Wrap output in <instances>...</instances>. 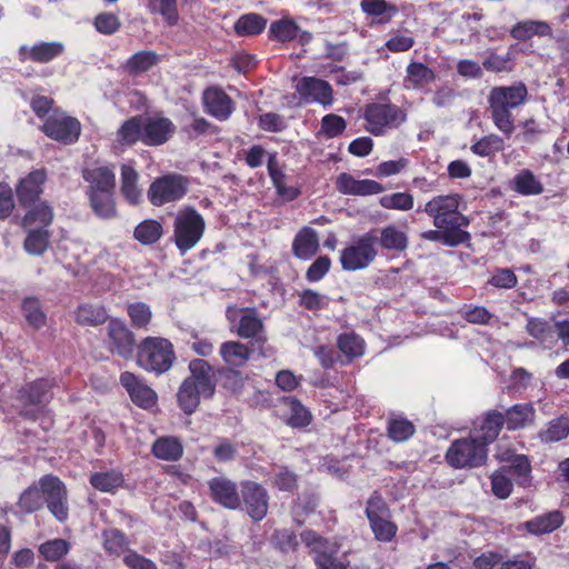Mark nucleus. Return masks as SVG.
I'll return each mask as SVG.
<instances>
[{
  "mask_svg": "<svg viewBox=\"0 0 569 569\" xmlns=\"http://www.w3.org/2000/svg\"><path fill=\"white\" fill-rule=\"evenodd\" d=\"M528 94L527 87L518 83L510 87H493L488 97L491 118L495 126L505 134L515 130L511 110L523 104Z\"/></svg>",
  "mask_w": 569,
  "mask_h": 569,
  "instance_id": "1",
  "label": "nucleus"
},
{
  "mask_svg": "<svg viewBox=\"0 0 569 569\" xmlns=\"http://www.w3.org/2000/svg\"><path fill=\"white\" fill-rule=\"evenodd\" d=\"M176 359L172 343L161 337H147L138 346L137 363L142 369L161 375Z\"/></svg>",
  "mask_w": 569,
  "mask_h": 569,
  "instance_id": "2",
  "label": "nucleus"
},
{
  "mask_svg": "<svg viewBox=\"0 0 569 569\" xmlns=\"http://www.w3.org/2000/svg\"><path fill=\"white\" fill-rule=\"evenodd\" d=\"M206 230L203 217L192 207L180 209L173 221V241L181 253L196 247Z\"/></svg>",
  "mask_w": 569,
  "mask_h": 569,
  "instance_id": "3",
  "label": "nucleus"
},
{
  "mask_svg": "<svg viewBox=\"0 0 569 569\" xmlns=\"http://www.w3.org/2000/svg\"><path fill=\"white\" fill-rule=\"evenodd\" d=\"M459 197L457 194L438 196L425 204L423 211L433 219L437 229H450L463 231L462 227L469 224V220L459 212Z\"/></svg>",
  "mask_w": 569,
  "mask_h": 569,
  "instance_id": "4",
  "label": "nucleus"
},
{
  "mask_svg": "<svg viewBox=\"0 0 569 569\" xmlns=\"http://www.w3.org/2000/svg\"><path fill=\"white\" fill-rule=\"evenodd\" d=\"M366 129L375 134L382 136L389 130L401 126L406 119V112L396 104L371 103L367 106L363 114Z\"/></svg>",
  "mask_w": 569,
  "mask_h": 569,
  "instance_id": "5",
  "label": "nucleus"
},
{
  "mask_svg": "<svg viewBox=\"0 0 569 569\" xmlns=\"http://www.w3.org/2000/svg\"><path fill=\"white\" fill-rule=\"evenodd\" d=\"M378 237L367 232L341 250L340 263L343 270L357 271L367 268L377 257Z\"/></svg>",
  "mask_w": 569,
  "mask_h": 569,
  "instance_id": "6",
  "label": "nucleus"
},
{
  "mask_svg": "<svg viewBox=\"0 0 569 569\" xmlns=\"http://www.w3.org/2000/svg\"><path fill=\"white\" fill-rule=\"evenodd\" d=\"M487 456L485 442L472 436L453 441L447 450L446 460L455 468H475L485 463Z\"/></svg>",
  "mask_w": 569,
  "mask_h": 569,
  "instance_id": "7",
  "label": "nucleus"
},
{
  "mask_svg": "<svg viewBox=\"0 0 569 569\" xmlns=\"http://www.w3.org/2000/svg\"><path fill=\"white\" fill-rule=\"evenodd\" d=\"M302 542L315 553V562L318 569H348L349 560L346 557L338 558V546L320 537L317 532L307 530L301 533Z\"/></svg>",
  "mask_w": 569,
  "mask_h": 569,
  "instance_id": "8",
  "label": "nucleus"
},
{
  "mask_svg": "<svg viewBox=\"0 0 569 569\" xmlns=\"http://www.w3.org/2000/svg\"><path fill=\"white\" fill-rule=\"evenodd\" d=\"M50 388L51 383L46 379H39L23 386L17 396L20 415L30 420L38 419L49 401Z\"/></svg>",
  "mask_w": 569,
  "mask_h": 569,
  "instance_id": "9",
  "label": "nucleus"
},
{
  "mask_svg": "<svg viewBox=\"0 0 569 569\" xmlns=\"http://www.w3.org/2000/svg\"><path fill=\"white\" fill-rule=\"evenodd\" d=\"M188 190V180L180 174H167L156 179L149 190L148 198L153 206H162L180 200Z\"/></svg>",
  "mask_w": 569,
  "mask_h": 569,
  "instance_id": "10",
  "label": "nucleus"
},
{
  "mask_svg": "<svg viewBox=\"0 0 569 569\" xmlns=\"http://www.w3.org/2000/svg\"><path fill=\"white\" fill-rule=\"evenodd\" d=\"M47 507L53 517L63 522L68 519V493L64 483L54 476H44L39 481Z\"/></svg>",
  "mask_w": 569,
  "mask_h": 569,
  "instance_id": "11",
  "label": "nucleus"
},
{
  "mask_svg": "<svg viewBox=\"0 0 569 569\" xmlns=\"http://www.w3.org/2000/svg\"><path fill=\"white\" fill-rule=\"evenodd\" d=\"M47 507L53 517L63 522L68 519V493L64 483L54 476H44L39 481Z\"/></svg>",
  "mask_w": 569,
  "mask_h": 569,
  "instance_id": "12",
  "label": "nucleus"
},
{
  "mask_svg": "<svg viewBox=\"0 0 569 569\" xmlns=\"http://www.w3.org/2000/svg\"><path fill=\"white\" fill-rule=\"evenodd\" d=\"M43 132L64 144L74 143L80 136V122L62 111H54L43 123Z\"/></svg>",
  "mask_w": 569,
  "mask_h": 569,
  "instance_id": "13",
  "label": "nucleus"
},
{
  "mask_svg": "<svg viewBox=\"0 0 569 569\" xmlns=\"http://www.w3.org/2000/svg\"><path fill=\"white\" fill-rule=\"evenodd\" d=\"M226 316L230 322V329L239 337L248 339L256 338L263 330V322L254 308H227Z\"/></svg>",
  "mask_w": 569,
  "mask_h": 569,
  "instance_id": "14",
  "label": "nucleus"
},
{
  "mask_svg": "<svg viewBox=\"0 0 569 569\" xmlns=\"http://www.w3.org/2000/svg\"><path fill=\"white\" fill-rule=\"evenodd\" d=\"M242 500L247 513L253 521L262 520L268 512L269 495L267 490L253 481H244L241 485Z\"/></svg>",
  "mask_w": 569,
  "mask_h": 569,
  "instance_id": "15",
  "label": "nucleus"
},
{
  "mask_svg": "<svg viewBox=\"0 0 569 569\" xmlns=\"http://www.w3.org/2000/svg\"><path fill=\"white\" fill-rule=\"evenodd\" d=\"M296 91L303 103L317 102L326 107L331 106L333 101L330 84L315 77L300 79L296 84Z\"/></svg>",
  "mask_w": 569,
  "mask_h": 569,
  "instance_id": "16",
  "label": "nucleus"
},
{
  "mask_svg": "<svg viewBox=\"0 0 569 569\" xmlns=\"http://www.w3.org/2000/svg\"><path fill=\"white\" fill-rule=\"evenodd\" d=\"M211 499L228 509H238L241 498L236 482L226 477H214L208 481Z\"/></svg>",
  "mask_w": 569,
  "mask_h": 569,
  "instance_id": "17",
  "label": "nucleus"
},
{
  "mask_svg": "<svg viewBox=\"0 0 569 569\" xmlns=\"http://www.w3.org/2000/svg\"><path fill=\"white\" fill-rule=\"evenodd\" d=\"M109 349L117 355L129 358L134 348V336L120 320H111L108 325Z\"/></svg>",
  "mask_w": 569,
  "mask_h": 569,
  "instance_id": "18",
  "label": "nucleus"
},
{
  "mask_svg": "<svg viewBox=\"0 0 569 569\" xmlns=\"http://www.w3.org/2000/svg\"><path fill=\"white\" fill-rule=\"evenodd\" d=\"M190 375L187 381L193 382V386L204 393V398H211L216 391V372L213 368L202 359H194L189 363Z\"/></svg>",
  "mask_w": 569,
  "mask_h": 569,
  "instance_id": "19",
  "label": "nucleus"
},
{
  "mask_svg": "<svg viewBox=\"0 0 569 569\" xmlns=\"http://www.w3.org/2000/svg\"><path fill=\"white\" fill-rule=\"evenodd\" d=\"M337 190L347 196H371L383 191V187L371 179L358 180L347 172L340 173L336 179Z\"/></svg>",
  "mask_w": 569,
  "mask_h": 569,
  "instance_id": "20",
  "label": "nucleus"
},
{
  "mask_svg": "<svg viewBox=\"0 0 569 569\" xmlns=\"http://www.w3.org/2000/svg\"><path fill=\"white\" fill-rule=\"evenodd\" d=\"M120 382L137 406L150 408L156 405L157 393L136 375L126 371L121 373Z\"/></svg>",
  "mask_w": 569,
  "mask_h": 569,
  "instance_id": "21",
  "label": "nucleus"
},
{
  "mask_svg": "<svg viewBox=\"0 0 569 569\" xmlns=\"http://www.w3.org/2000/svg\"><path fill=\"white\" fill-rule=\"evenodd\" d=\"M173 130L174 126L168 118L149 117L142 124V141L148 146L163 144Z\"/></svg>",
  "mask_w": 569,
  "mask_h": 569,
  "instance_id": "22",
  "label": "nucleus"
},
{
  "mask_svg": "<svg viewBox=\"0 0 569 569\" xmlns=\"http://www.w3.org/2000/svg\"><path fill=\"white\" fill-rule=\"evenodd\" d=\"M203 103L207 112L218 120H227L234 109L231 98L217 87L208 88L203 92Z\"/></svg>",
  "mask_w": 569,
  "mask_h": 569,
  "instance_id": "23",
  "label": "nucleus"
},
{
  "mask_svg": "<svg viewBox=\"0 0 569 569\" xmlns=\"http://www.w3.org/2000/svg\"><path fill=\"white\" fill-rule=\"evenodd\" d=\"M64 50L62 42H40L32 47L21 46L19 58L21 61L32 60L39 63H47L59 57Z\"/></svg>",
  "mask_w": 569,
  "mask_h": 569,
  "instance_id": "24",
  "label": "nucleus"
},
{
  "mask_svg": "<svg viewBox=\"0 0 569 569\" xmlns=\"http://www.w3.org/2000/svg\"><path fill=\"white\" fill-rule=\"evenodd\" d=\"M83 179L89 183L88 193L113 191L116 176L112 168L100 166L83 171Z\"/></svg>",
  "mask_w": 569,
  "mask_h": 569,
  "instance_id": "25",
  "label": "nucleus"
},
{
  "mask_svg": "<svg viewBox=\"0 0 569 569\" xmlns=\"http://www.w3.org/2000/svg\"><path fill=\"white\" fill-rule=\"evenodd\" d=\"M268 172L271 178L272 184L277 190V194L283 201H292L299 197L300 189L295 184L288 183V177L279 168L274 154L269 156Z\"/></svg>",
  "mask_w": 569,
  "mask_h": 569,
  "instance_id": "26",
  "label": "nucleus"
},
{
  "mask_svg": "<svg viewBox=\"0 0 569 569\" xmlns=\"http://www.w3.org/2000/svg\"><path fill=\"white\" fill-rule=\"evenodd\" d=\"M252 350L239 341H226L219 348V356L228 369L242 368L250 359Z\"/></svg>",
  "mask_w": 569,
  "mask_h": 569,
  "instance_id": "27",
  "label": "nucleus"
},
{
  "mask_svg": "<svg viewBox=\"0 0 569 569\" xmlns=\"http://www.w3.org/2000/svg\"><path fill=\"white\" fill-rule=\"evenodd\" d=\"M46 180L43 170L32 171L28 177L22 179L17 188L19 202L24 206H31L42 192L41 186Z\"/></svg>",
  "mask_w": 569,
  "mask_h": 569,
  "instance_id": "28",
  "label": "nucleus"
},
{
  "mask_svg": "<svg viewBox=\"0 0 569 569\" xmlns=\"http://www.w3.org/2000/svg\"><path fill=\"white\" fill-rule=\"evenodd\" d=\"M319 248L318 233L310 227L302 228L296 236L292 250L297 258L307 260L312 257Z\"/></svg>",
  "mask_w": 569,
  "mask_h": 569,
  "instance_id": "29",
  "label": "nucleus"
},
{
  "mask_svg": "<svg viewBox=\"0 0 569 569\" xmlns=\"http://www.w3.org/2000/svg\"><path fill=\"white\" fill-rule=\"evenodd\" d=\"M535 416L536 411L531 403H517L507 410L503 422L509 430H517L532 423Z\"/></svg>",
  "mask_w": 569,
  "mask_h": 569,
  "instance_id": "30",
  "label": "nucleus"
},
{
  "mask_svg": "<svg viewBox=\"0 0 569 569\" xmlns=\"http://www.w3.org/2000/svg\"><path fill=\"white\" fill-rule=\"evenodd\" d=\"M89 482L101 492L114 493L122 487L124 478L119 470H102L91 473Z\"/></svg>",
  "mask_w": 569,
  "mask_h": 569,
  "instance_id": "31",
  "label": "nucleus"
},
{
  "mask_svg": "<svg viewBox=\"0 0 569 569\" xmlns=\"http://www.w3.org/2000/svg\"><path fill=\"white\" fill-rule=\"evenodd\" d=\"M102 546L104 551L111 557H120L126 555L129 549V540L127 536L116 528L102 531Z\"/></svg>",
  "mask_w": 569,
  "mask_h": 569,
  "instance_id": "32",
  "label": "nucleus"
},
{
  "mask_svg": "<svg viewBox=\"0 0 569 569\" xmlns=\"http://www.w3.org/2000/svg\"><path fill=\"white\" fill-rule=\"evenodd\" d=\"M204 398V393L200 392L193 382L182 381L177 393L178 405L186 415L193 413L199 407L200 399Z\"/></svg>",
  "mask_w": 569,
  "mask_h": 569,
  "instance_id": "33",
  "label": "nucleus"
},
{
  "mask_svg": "<svg viewBox=\"0 0 569 569\" xmlns=\"http://www.w3.org/2000/svg\"><path fill=\"white\" fill-rule=\"evenodd\" d=\"M107 318L104 307L98 303H82L76 310V321L80 326L96 327L103 323Z\"/></svg>",
  "mask_w": 569,
  "mask_h": 569,
  "instance_id": "34",
  "label": "nucleus"
},
{
  "mask_svg": "<svg viewBox=\"0 0 569 569\" xmlns=\"http://www.w3.org/2000/svg\"><path fill=\"white\" fill-rule=\"evenodd\" d=\"M563 522V517L560 511H552L543 516H538L525 523V527L530 533L545 535L550 533L558 529Z\"/></svg>",
  "mask_w": 569,
  "mask_h": 569,
  "instance_id": "35",
  "label": "nucleus"
},
{
  "mask_svg": "<svg viewBox=\"0 0 569 569\" xmlns=\"http://www.w3.org/2000/svg\"><path fill=\"white\" fill-rule=\"evenodd\" d=\"M503 425V416L499 412L488 413L482 420L479 430L473 435L475 438L479 439V442H485V448L495 441L498 437L501 427Z\"/></svg>",
  "mask_w": 569,
  "mask_h": 569,
  "instance_id": "36",
  "label": "nucleus"
},
{
  "mask_svg": "<svg viewBox=\"0 0 569 569\" xmlns=\"http://www.w3.org/2000/svg\"><path fill=\"white\" fill-rule=\"evenodd\" d=\"M435 80V72L421 62H411L406 69L405 87L417 89Z\"/></svg>",
  "mask_w": 569,
  "mask_h": 569,
  "instance_id": "37",
  "label": "nucleus"
},
{
  "mask_svg": "<svg viewBox=\"0 0 569 569\" xmlns=\"http://www.w3.org/2000/svg\"><path fill=\"white\" fill-rule=\"evenodd\" d=\"M551 29L545 21L526 20L512 27L510 34L516 40H528L533 36H548Z\"/></svg>",
  "mask_w": 569,
  "mask_h": 569,
  "instance_id": "38",
  "label": "nucleus"
},
{
  "mask_svg": "<svg viewBox=\"0 0 569 569\" xmlns=\"http://www.w3.org/2000/svg\"><path fill=\"white\" fill-rule=\"evenodd\" d=\"M138 173L130 166L123 164L121 168V192L127 201L137 204L141 200L142 192L137 184Z\"/></svg>",
  "mask_w": 569,
  "mask_h": 569,
  "instance_id": "39",
  "label": "nucleus"
},
{
  "mask_svg": "<svg viewBox=\"0 0 569 569\" xmlns=\"http://www.w3.org/2000/svg\"><path fill=\"white\" fill-rule=\"evenodd\" d=\"M152 452L158 459L177 461L181 458L183 448L177 438L163 437L153 443Z\"/></svg>",
  "mask_w": 569,
  "mask_h": 569,
  "instance_id": "40",
  "label": "nucleus"
},
{
  "mask_svg": "<svg viewBox=\"0 0 569 569\" xmlns=\"http://www.w3.org/2000/svg\"><path fill=\"white\" fill-rule=\"evenodd\" d=\"M267 26V20L258 13L241 16L234 23V32L240 37L260 34Z\"/></svg>",
  "mask_w": 569,
  "mask_h": 569,
  "instance_id": "41",
  "label": "nucleus"
},
{
  "mask_svg": "<svg viewBox=\"0 0 569 569\" xmlns=\"http://www.w3.org/2000/svg\"><path fill=\"white\" fill-rule=\"evenodd\" d=\"M379 243L387 250L403 251L408 246V237L398 227L389 224L381 229Z\"/></svg>",
  "mask_w": 569,
  "mask_h": 569,
  "instance_id": "42",
  "label": "nucleus"
},
{
  "mask_svg": "<svg viewBox=\"0 0 569 569\" xmlns=\"http://www.w3.org/2000/svg\"><path fill=\"white\" fill-rule=\"evenodd\" d=\"M30 207L22 220L23 227L39 226L44 229L52 222L53 211L46 202H34Z\"/></svg>",
  "mask_w": 569,
  "mask_h": 569,
  "instance_id": "43",
  "label": "nucleus"
},
{
  "mask_svg": "<svg viewBox=\"0 0 569 569\" xmlns=\"http://www.w3.org/2000/svg\"><path fill=\"white\" fill-rule=\"evenodd\" d=\"M93 212L102 219L116 217L113 191L88 193Z\"/></svg>",
  "mask_w": 569,
  "mask_h": 569,
  "instance_id": "44",
  "label": "nucleus"
},
{
  "mask_svg": "<svg viewBox=\"0 0 569 569\" xmlns=\"http://www.w3.org/2000/svg\"><path fill=\"white\" fill-rule=\"evenodd\" d=\"M553 328L546 319L538 317H528L526 323V332L541 345L555 341Z\"/></svg>",
  "mask_w": 569,
  "mask_h": 569,
  "instance_id": "45",
  "label": "nucleus"
},
{
  "mask_svg": "<svg viewBox=\"0 0 569 569\" xmlns=\"http://www.w3.org/2000/svg\"><path fill=\"white\" fill-rule=\"evenodd\" d=\"M159 62V56L151 50L134 53L126 62V70L130 74H140L149 71Z\"/></svg>",
  "mask_w": 569,
  "mask_h": 569,
  "instance_id": "46",
  "label": "nucleus"
},
{
  "mask_svg": "<svg viewBox=\"0 0 569 569\" xmlns=\"http://www.w3.org/2000/svg\"><path fill=\"white\" fill-rule=\"evenodd\" d=\"M421 237L429 241H439L448 247H457L469 240L467 231H452L450 229L428 230L422 232Z\"/></svg>",
  "mask_w": 569,
  "mask_h": 569,
  "instance_id": "47",
  "label": "nucleus"
},
{
  "mask_svg": "<svg viewBox=\"0 0 569 569\" xmlns=\"http://www.w3.org/2000/svg\"><path fill=\"white\" fill-rule=\"evenodd\" d=\"M162 233L163 228L159 221L147 219L136 227L133 236L142 244H153L162 237Z\"/></svg>",
  "mask_w": 569,
  "mask_h": 569,
  "instance_id": "48",
  "label": "nucleus"
},
{
  "mask_svg": "<svg viewBox=\"0 0 569 569\" xmlns=\"http://www.w3.org/2000/svg\"><path fill=\"white\" fill-rule=\"evenodd\" d=\"M281 401L290 412L287 420L288 425L295 428H301L310 423L311 413L300 403V401L292 397H283Z\"/></svg>",
  "mask_w": 569,
  "mask_h": 569,
  "instance_id": "49",
  "label": "nucleus"
},
{
  "mask_svg": "<svg viewBox=\"0 0 569 569\" xmlns=\"http://www.w3.org/2000/svg\"><path fill=\"white\" fill-rule=\"evenodd\" d=\"M513 189L525 196L539 194L543 188L530 170H522L513 178Z\"/></svg>",
  "mask_w": 569,
  "mask_h": 569,
  "instance_id": "50",
  "label": "nucleus"
},
{
  "mask_svg": "<svg viewBox=\"0 0 569 569\" xmlns=\"http://www.w3.org/2000/svg\"><path fill=\"white\" fill-rule=\"evenodd\" d=\"M22 312L27 322L34 329L46 326L47 316L38 299L32 297L26 298L22 302Z\"/></svg>",
  "mask_w": 569,
  "mask_h": 569,
  "instance_id": "51",
  "label": "nucleus"
},
{
  "mask_svg": "<svg viewBox=\"0 0 569 569\" xmlns=\"http://www.w3.org/2000/svg\"><path fill=\"white\" fill-rule=\"evenodd\" d=\"M569 435V419L560 417L551 420L546 429L539 432V438L543 442H556L565 439Z\"/></svg>",
  "mask_w": 569,
  "mask_h": 569,
  "instance_id": "52",
  "label": "nucleus"
},
{
  "mask_svg": "<svg viewBox=\"0 0 569 569\" xmlns=\"http://www.w3.org/2000/svg\"><path fill=\"white\" fill-rule=\"evenodd\" d=\"M415 433V426L403 417H391L388 422V436L396 442L408 440Z\"/></svg>",
  "mask_w": 569,
  "mask_h": 569,
  "instance_id": "53",
  "label": "nucleus"
},
{
  "mask_svg": "<svg viewBox=\"0 0 569 569\" xmlns=\"http://www.w3.org/2000/svg\"><path fill=\"white\" fill-rule=\"evenodd\" d=\"M48 244L49 233L43 228L30 230L24 240V249L32 256H41L47 250Z\"/></svg>",
  "mask_w": 569,
  "mask_h": 569,
  "instance_id": "54",
  "label": "nucleus"
},
{
  "mask_svg": "<svg viewBox=\"0 0 569 569\" xmlns=\"http://www.w3.org/2000/svg\"><path fill=\"white\" fill-rule=\"evenodd\" d=\"M338 347L343 355L355 358L363 353L365 341L355 332H346L338 337Z\"/></svg>",
  "mask_w": 569,
  "mask_h": 569,
  "instance_id": "55",
  "label": "nucleus"
},
{
  "mask_svg": "<svg viewBox=\"0 0 569 569\" xmlns=\"http://www.w3.org/2000/svg\"><path fill=\"white\" fill-rule=\"evenodd\" d=\"M505 148V142L498 134L491 133L482 137L471 146V151L480 157H489Z\"/></svg>",
  "mask_w": 569,
  "mask_h": 569,
  "instance_id": "56",
  "label": "nucleus"
},
{
  "mask_svg": "<svg viewBox=\"0 0 569 569\" xmlns=\"http://www.w3.org/2000/svg\"><path fill=\"white\" fill-rule=\"evenodd\" d=\"M298 26L291 19H281L273 21L270 26V36L279 41L287 42L293 40L298 34Z\"/></svg>",
  "mask_w": 569,
  "mask_h": 569,
  "instance_id": "57",
  "label": "nucleus"
},
{
  "mask_svg": "<svg viewBox=\"0 0 569 569\" xmlns=\"http://www.w3.org/2000/svg\"><path fill=\"white\" fill-rule=\"evenodd\" d=\"M391 517L370 519V528L377 540L389 542L397 533V526L390 520Z\"/></svg>",
  "mask_w": 569,
  "mask_h": 569,
  "instance_id": "58",
  "label": "nucleus"
},
{
  "mask_svg": "<svg viewBox=\"0 0 569 569\" xmlns=\"http://www.w3.org/2000/svg\"><path fill=\"white\" fill-rule=\"evenodd\" d=\"M142 124L137 118L128 119L118 130V141L122 144H133L137 140H142Z\"/></svg>",
  "mask_w": 569,
  "mask_h": 569,
  "instance_id": "59",
  "label": "nucleus"
},
{
  "mask_svg": "<svg viewBox=\"0 0 569 569\" xmlns=\"http://www.w3.org/2000/svg\"><path fill=\"white\" fill-rule=\"evenodd\" d=\"M149 9L163 17L169 26L178 22L177 0H149Z\"/></svg>",
  "mask_w": 569,
  "mask_h": 569,
  "instance_id": "60",
  "label": "nucleus"
},
{
  "mask_svg": "<svg viewBox=\"0 0 569 569\" xmlns=\"http://www.w3.org/2000/svg\"><path fill=\"white\" fill-rule=\"evenodd\" d=\"M379 203L386 209L407 211L413 207V197L407 192H395L382 196Z\"/></svg>",
  "mask_w": 569,
  "mask_h": 569,
  "instance_id": "61",
  "label": "nucleus"
},
{
  "mask_svg": "<svg viewBox=\"0 0 569 569\" xmlns=\"http://www.w3.org/2000/svg\"><path fill=\"white\" fill-rule=\"evenodd\" d=\"M40 553L48 561H57L69 551V543L61 538L49 540L39 547Z\"/></svg>",
  "mask_w": 569,
  "mask_h": 569,
  "instance_id": "62",
  "label": "nucleus"
},
{
  "mask_svg": "<svg viewBox=\"0 0 569 569\" xmlns=\"http://www.w3.org/2000/svg\"><path fill=\"white\" fill-rule=\"evenodd\" d=\"M127 312L132 325L137 328H146L152 318L151 309L144 302L129 303L127 307Z\"/></svg>",
  "mask_w": 569,
  "mask_h": 569,
  "instance_id": "63",
  "label": "nucleus"
},
{
  "mask_svg": "<svg viewBox=\"0 0 569 569\" xmlns=\"http://www.w3.org/2000/svg\"><path fill=\"white\" fill-rule=\"evenodd\" d=\"M41 488L29 487L26 489L19 499V507L24 512H33L41 508L43 499L41 495Z\"/></svg>",
  "mask_w": 569,
  "mask_h": 569,
  "instance_id": "64",
  "label": "nucleus"
}]
</instances>
